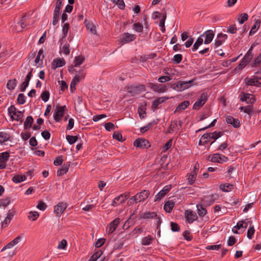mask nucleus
I'll list each match as a JSON object with an SVG mask.
<instances>
[{"label":"nucleus","mask_w":261,"mask_h":261,"mask_svg":"<svg viewBox=\"0 0 261 261\" xmlns=\"http://www.w3.org/2000/svg\"><path fill=\"white\" fill-rule=\"evenodd\" d=\"M125 88L127 92L132 96L139 94L142 92L145 91V87L144 85H131L126 87Z\"/></svg>","instance_id":"nucleus-1"},{"label":"nucleus","mask_w":261,"mask_h":261,"mask_svg":"<svg viewBox=\"0 0 261 261\" xmlns=\"http://www.w3.org/2000/svg\"><path fill=\"white\" fill-rule=\"evenodd\" d=\"M223 135V133L222 132H217L215 131L213 133H205L202 136V139L203 140H208V142L211 139H214V140L212 141L211 143V145H213L215 140H216L219 138L221 137Z\"/></svg>","instance_id":"nucleus-2"},{"label":"nucleus","mask_w":261,"mask_h":261,"mask_svg":"<svg viewBox=\"0 0 261 261\" xmlns=\"http://www.w3.org/2000/svg\"><path fill=\"white\" fill-rule=\"evenodd\" d=\"M66 110V106H60L58 105L55 110L54 114V118L57 122H59L61 120L62 118L64 115Z\"/></svg>","instance_id":"nucleus-3"},{"label":"nucleus","mask_w":261,"mask_h":261,"mask_svg":"<svg viewBox=\"0 0 261 261\" xmlns=\"http://www.w3.org/2000/svg\"><path fill=\"white\" fill-rule=\"evenodd\" d=\"M208 159L214 163H223L228 161V157L220 153H214L212 156L209 155Z\"/></svg>","instance_id":"nucleus-4"},{"label":"nucleus","mask_w":261,"mask_h":261,"mask_svg":"<svg viewBox=\"0 0 261 261\" xmlns=\"http://www.w3.org/2000/svg\"><path fill=\"white\" fill-rule=\"evenodd\" d=\"M207 100V94L206 93H202L197 100L194 103L193 106L194 110H198L202 107Z\"/></svg>","instance_id":"nucleus-5"},{"label":"nucleus","mask_w":261,"mask_h":261,"mask_svg":"<svg viewBox=\"0 0 261 261\" xmlns=\"http://www.w3.org/2000/svg\"><path fill=\"white\" fill-rule=\"evenodd\" d=\"M240 96V100L242 101H245L248 104H253L256 101V99L254 95L245 93L244 92H242Z\"/></svg>","instance_id":"nucleus-6"},{"label":"nucleus","mask_w":261,"mask_h":261,"mask_svg":"<svg viewBox=\"0 0 261 261\" xmlns=\"http://www.w3.org/2000/svg\"><path fill=\"white\" fill-rule=\"evenodd\" d=\"M134 146L141 148H148L150 147V144L145 139L138 138L134 142Z\"/></svg>","instance_id":"nucleus-7"},{"label":"nucleus","mask_w":261,"mask_h":261,"mask_svg":"<svg viewBox=\"0 0 261 261\" xmlns=\"http://www.w3.org/2000/svg\"><path fill=\"white\" fill-rule=\"evenodd\" d=\"M182 125V122L181 120H173L171 121V123L168 127L167 130L166 132V134H170L173 132L175 129H179V127H181Z\"/></svg>","instance_id":"nucleus-8"},{"label":"nucleus","mask_w":261,"mask_h":261,"mask_svg":"<svg viewBox=\"0 0 261 261\" xmlns=\"http://www.w3.org/2000/svg\"><path fill=\"white\" fill-rule=\"evenodd\" d=\"M185 216L189 223H192L198 219L196 214L190 210L185 211Z\"/></svg>","instance_id":"nucleus-9"},{"label":"nucleus","mask_w":261,"mask_h":261,"mask_svg":"<svg viewBox=\"0 0 261 261\" xmlns=\"http://www.w3.org/2000/svg\"><path fill=\"white\" fill-rule=\"evenodd\" d=\"M67 207L65 202H59L54 206V213L57 216H60L65 211Z\"/></svg>","instance_id":"nucleus-10"},{"label":"nucleus","mask_w":261,"mask_h":261,"mask_svg":"<svg viewBox=\"0 0 261 261\" xmlns=\"http://www.w3.org/2000/svg\"><path fill=\"white\" fill-rule=\"evenodd\" d=\"M150 88L153 91L158 93H163L167 91V86L166 85L163 86L157 83H150Z\"/></svg>","instance_id":"nucleus-11"},{"label":"nucleus","mask_w":261,"mask_h":261,"mask_svg":"<svg viewBox=\"0 0 261 261\" xmlns=\"http://www.w3.org/2000/svg\"><path fill=\"white\" fill-rule=\"evenodd\" d=\"M215 36V34L213 31L211 30H208L205 31L204 33H203L200 36L202 37H204L205 39L204 41V43L205 44H210L213 40L214 37Z\"/></svg>","instance_id":"nucleus-12"},{"label":"nucleus","mask_w":261,"mask_h":261,"mask_svg":"<svg viewBox=\"0 0 261 261\" xmlns=\"http://www.w3.org/2000/svg\"><path fill=\"white\" fill-rule=\"evenodd\" d=\"M170 185L165 186L155 196L154 201H159L163 198L171 190Z\"/></svg>","instance_id":"nucleus-13"},{"label":"nucleus","mask_w":261,"mask_h":261,"mask_svg":"<svg viewBox=\"0 0 261 261\" xmlns=\"http://www.w3.org/2000/svg\"><path fill=\"white\" fill-rule=\"evenodd\" d=\"M252 58L253 57L252 56L249 55L247 56V54H246L243 58L240 61L238 66L236 68V70L239 71L240 70H241L243 68H244L247 65V64L249 63V62L251 61Z\"/></svg>","instance_id":"nucleus-14"},{"label":"nucleus","mask_w":261,"mask_h":261,"mask_svg":"<svg viewBox=\"0 0 261 261\" xmlns=\"http://www.w3.org/2000/svg\"><path fill=\"white\" fill-rule=\"evenodd\" d=\"M137 36L135 34H131L128 33H124L121 38V42L123 43H129L136 39Z\"/></svg>","instance_id":"nucleus-15"},{"label":"nucleus","mask_w":261,"mask_h":261,"mask_svg":"<svg viewBox=\"0 0 261 261\" xmlns=\"http://www.w3.org/2000/svg\"><path fill=\"white\" fill-rule=\"evenodd\" d=\"M169 98L166 96H163L161 97L156 98L154 101H152L151 105V110L154 112L158 108L159 105L164 103L167 100H168Z\"/></svg>","instance_id":"nucleus-16"},{"label":"nucleus","mask_w":261,"mask_h":261,"mask_svg":"<svg viewBox=\"0 0 261 261\" xmlns=\"http://www.w3.org/2000/svg\"><path fill=\"white\" fill-rule=\"evenodd\" d=\"M245 81V83L248 85L257 87H260L261 86V77L258 78L257 76L254 78L246 77Z\"/></svg>","instance_id":"nucleus-17"},{"label":"nucleus","mask_w":261,"mask_h":261,"mask_svg":"<svg viewBox=\"0 0 261 261\" xmlns=\"http://www.w3.org/2000/svg\"><path fill=\"white\" fill-rule=\"evenodd\" d=\"M65 64V60L63 58H55L51 63V68L55 70L57 68L64 66Z\"/></svg>","instance_id":"nucleus-18"},{"label":"nucleus","mask_w":261,"mask_h":261,"mask_svg":"<svg viewBox=\"0 0 261 261\" xmlns=\"http://www.w3.org/2000/svg\"><path fill=\"white\" fill-rule=\"evenodd\" d=\"M195 79H193L189 81H179V91H182L186 89L190 88Z\"/></svg>","instance_id":"nucleus-19"},{"label":"nucleus","mask_w":261,"mask_h":261,"mask_svg":"<svg viewBox=\"0 0 261 261\" xmlns=\"http://www.w3.org/2000/svg\"><path fill=\"white\" fill-rule=\"evenodd\" d=\"M120 222V219L119 218H115L113 221H112L107 227V229H108V233L110 234L113 233L117 227Z\"/></svg>","instance_id":"nucleus-20"},{"label":"nucleus","mask_w":261,"mask_h":261,"mask_svg":"<svg viewBox=\"0 0 261 261\" xmlns=\"http://www.w3.org/2000/svg\"><path fill=\"white\" fill-rule=\"evenodd\" d=\"M226 121L228 124L232 125L234 128H238L240 126V121L231 116H227L226 117Z\"/></svg>","instance_id":"nucleus-21"},{"label":"nucleus","mask_w":261,"mask_h":261,"mask_svg":"<svg viewBox=\"0 0 261 261\" xmlns=\"http://www.w3.org/2000/svg\"><path fill=\"white\" fill-rule=\"evenodd\" d=\"M150 194L148 190H143L142 191L137 193L136 195L139 202L144 201L148 198Z\"/></svg>","instance_id":"nucleus-22"},{"label":"nucleus","mask_w":261,"mask_h":261,"mask_svg":"<svg viewBox=\"0 0 261 261\" xmlns=\"http://www.w3.org/2000/svg\"><path fill=\"white\" fill-rule=\"evenodd\" d=\"M69 166L70 162L65 163L60 169L58 170L57 172V176H62L66 173L69 170Z\"/></svg>","instance_id":"nucleus-23"},{"label":"nucleus","mask_w":261,"mask_h":261,"mask_svg":"<svg viewBox=\"0 0 261 261\" xmlns=\"http://www.w3.org/2000/svg\"><path fill=\"white\" fill-rule=\"evenodd\" d=\"M29 19V16L26 14H24L20 20V26L22 29H24L30 25Z\"/></svg>","instance_id":"nucleus-24"},{"label":"nucleus","mask_w":261,"mask_h":261,"mask_svg":"<svg viewBox=\"0 0 261 261\" xmlns=\"http://www.w3.org/2000/svg\"><path fill=\"white\" fill-rule=\"evenodd\" d=\"M174 205L175 203L173 201L168 200L165 202L164 206V209L166 212L170 213L172 211Z\"/></svg>","instance_id":"nucleus-25"},{"label":"nucleus","mask_w":261,"mask_h":261,"mask_svg":"<svg viewBox=\"0 0 261 261\" xmlns=\"http://www.w3.org/2000/svg\"><path fill=\"white\" fill-rule=\"evenodd\" d=\"M197 213L199 217H203L207 214V210L201 204L196 205Z\"/></svg>","instance_id":"nucleus-26"},{"label":"nucleus","mask_w":261,"mask_h":261,"mask_svg":"<svg viewBox=\"0 0 261 261\" xmlns=\"http://www.w3.org/2000/svg\"><path fill=\"white\" fill-rule=\"evenodd\" d=\"M261 23V20L255 19V23L253 26L251 28V30L249 32V35H253L259 29Z\"/></svg>","instance_id":"nucleus-27"},{"label":"nucleus","mask_w":261,"mask_h":261,"mask_svg":"<svg viewBox=\"0 0 261 261\" xmlns=\"http://www.w3.org/2000/svg\"><path fill=\"white\" fill-rule=\"evenodd\" d=\"M85 61V58L84 57L82 56H77L75 57L73 63L74 67H78L82 64Z\"/></svg>","instance_id":"nucleus-28"},{"label":"nucleus","mask_w":261,"mask_h":261,"mask_svg":"<svg viewBox=\"0 0 261 261\" xmlns=\"http://www.w3.org/2000/svg\"><path fill=\"white\" fill-rule=\"evenodd\" d=\"M190 103L189 101L186 100L183 102H181L176 108L174 111V113L180 111L181 110H185L189 105Z\"/></svg>","instance_id":"nucleus-29"},{"label":"nucleus","mask_w":261,"mask_h":261,"mask_svg":"<svg viewBox=\"0 0 261 261\" xmlns=\"http://www.w3.org/2000/svg\"><path fill=\"white\" fill-rule=\"evenodd\" d=\"M10 140V135L9 134L5 132H0V144L4 143Z\"/></svg>","instance_id":"nucleus-30"},{"label":"nucleus","mask_w":261,"mask_h":261,"mask_svg":"<svg viewBox=\"0 0 261 261\" xmlns=\"http://www.w3.org/2000/svg\"><path fill=\"white\" fill-rule=\"evenodd\" d=\"M34 122L33 117L31 116H28L24 122V129H28L31 128Z\"/></svg>","instance_id":"nucleus-31"},{"label":"nucleus","mask_w":261,"mask_h":261,"mask_svg":"<svg viewBox=\"0 0 261 261\" xmlns=\"http://www.w3.org/2000/svg\"><path fill=\"white\" fill-rule=\"evenodd\" d=\"M156 217H157V214L155 212H145L140 215V218L145 219L150 218L152 219Z\"/></svg>","instance_id":"nucleus-32"},{"label":"nucleus","mask_w":261,"mask_h":261,"mask_svg":"<svg viewBox=\"0 0 261 261\" xmlns=\"http://www.w3.org/2000/svg\"><path fill=\"white\" fill-rule=\"evenodd\" d=\"M44 52V50L43 48H41L35 59V63L37 64L41 61V64H42V60L44 58V55L43 54Z\"/></svg>","instance_id":"nucleus-33"},{"label":"nucleus","mask_w":261,"mask_h":261,"mask_svg":"<svg viewBox=\"0 0 261 261\" xmlns=\"http://www.w3.org/2000/svg\"><path fill=\"white\" fill-rule=\"evenodd\" d=\"M153 240L154 238L151 235H148L142 239L141 244L144 246L149 245Z\"/></svg>","instance_id":"nucleus-34"},{"label":"nucleus","mask_w":261,"mask_h":261,"mask_svg":"<svg viewBox=\"0 0 261 261\" xmlns=\"http://www.w3.org/2000/svg\"><path fill=\"white\" fill-rule=\"evenodd\" d=\"M17 81L16 79L9 80L7 84V88L10 90H14L17 85Z\"/></svg>","instance_id":"nucleus-35"},{"label":"nucleus","mask_w":261,"mask_h":261,"mask_svg":"<svg viewBox=\"0 0 261 261\" xmlns=\"http://www.w3.org/2000/svg\"><path fill=\"white\" fill-rule=\"evenodd\" d=\"M203 42V38L201 36L199 37L196 40V42L194 43L192 48V51H195L199 48V47L202 44Z\"/></svg>","instance_id":"nucleus-36"},{"label":"nucleus","mask_w":261,"mask_h":261,"mask_svg":"<svg viewBox=\"0 0 261 261\" xmlns=\"http://www.w3.org/2000/svg\"><path fill=\"white\" fill-rule=\"evenodd\" d=\"M220 189L223 192H227L233 189V185L230 184H223L220 185Z\"/></svg>","instance_id":"nucleus-37"},{"label":"nucleus","mask_w":261,"mask_h":261,"mask_svg":"<svg viewBox=\"0 0 261 261\" xmlns=\"http://www.w3.org/2000/svg\"><path fill=\"white\" fill-rule=\"evenodd\" d=\"M197 173L198 172L193 170L190 173L187 179L189 184L192 185L194 182Z\"/></svg>","instance_id":"nucleus-38"},{"label":"nucleus","mask_w":261,"mask_h":261,"mask_svg":"<svg viewBox=\"0 0 261 261\" xmlns=\"http://www.w3.org/2000/svg\"><path fill=\"white\" fill-rule=\"evenodd\" d=\"M27 177L25 175H16L13 176L12 178V180L16 183H20L21 181H23L26 179Z\"/></svg>","instance_id":"nucleus-39"},{"label":"nucleus","mask_w":261,"mask_h":261,"mask_svg":"<svg viewBox=\"0 0 261 261\" xmlns=\"http://www.w3.org/2000/svg\"><path fill=\"white\" fill-rule=\"evenodd\" d=\"M69 29L70 25L68 23H65L64 24L62 27L63 36L62 38L60 39L59 42H60L63 38H65L67 36Z\"/></svg>","instance_id":"nucleus-40"},{"label":"nucleus","mask_w":261,"mask_h":261,"mask_svg":"<svg viewBox=\"0 0 261 261\" xmlns=\"http://www.w3.org/2000/svg\"><path fill=\"white\" fill-rule=\"evenodd\" d=\"M80 82L79 77H74L70 84V91L73 93L76 89V85Z\"/></svg>","instance_id":"nucleus-41"},{"label":"nucleus","mask_w":261,"mask_h":261,"mask_svg":"<svg viewBox=\"0 0 261 261\" xmlns=\"http://www.w3.org/2000/svg\"><path fill=\"white\" fill-rule=\"evenodd\" d=\"M248 18V15L247 13H241L239 15L238 20L240 24H243Z\"/></svg>","instance_id":"nucleus-42"},{"label":"nucleus","mask_w":261,"mask_h":261,"mask_svg":"<svg viewBox=\"0 0 261 261\" xmlns=\"http://www.w3.org/2000/svg\"><path fill=\"white\" fill-rule=\"evenodd\" d=\"M39 216V213L37 212L34 211L30 212L28 217L29 219L35 221L38 218Z\"/></svg>","instance_id":"nucleus-43"},{"label":"nucleus","mask_w":261,"mask_h":261,"mask_svg":"<svg viewBox=\"0 0 261 261\" xmlns=\"http://www.w3.org/2000/svg\"><path fill=\"white\" fill-rule=\"evenodd\" d=\"M78 138L79 137L77 136H66V139L70 144H72L75 143L78 140Z\"/></svg>","instance_id":"nucleus-44"},{"label":"nucleus","mask_w":261,"mask_h":261,"mask_svg":"<svg viewBox=\"0 0 261 261\" xmlns=\"http://www.w3.org/2000/svg\"><path fill=\"white\" fill-rule=\"evenodd\" d=\"M182 60V56L181 54H176L174 56L172 59V62L174 64L180 63Z\"/></svg>","instance_id":"nucleus-45"},{"label":"nucleus","mask_w":261,"mask_h":261,"mask_svg":"<svg viewBox=\"0 0 261 261\" xmlns=\"http://www.w3.org/2000/svg\"><path fill=\"white\" fill-rule=\"evenodd\" d=\"M103 252L101 250H98L93 254L90 257L91 260L96 261L102 254Z\"/></svg>","instance_id":"nucleus-46"},{"label":"nucleus","mask_w":261,"mask_h":261,"mask_svg":"<svg viewBox=\"0 0 261 261\" xmlns=\"http://www.w3.org/2000/svg\"><path fill=\"white\" fill-rule=\"evenodd\" d=\"M50 94L48 91L45 90L41 94V98L43 101L46 102L49 98Z\"/></svg>","instance_id":"nucleus-47"},{"label":"nucleus","mask_w":261,"mask_h":261,"mask_svg":"<svg viewBox=\"0 0 261 261\" xmlns=\"http://www.w3.org/2000/svg\"><path fill=\"white\" fill-rule=\"evenodd\" d=\"M133 29L137 32L141 33L143 30V27L140 22H137L134 24Z\"/></svg>","instance_id":"nucleus-48"},{"label":"nucleus","mask_w":261,"mask_h":261,"mask_svg":"<svg viewBox=\"0 0 261 261\" xmlns=\"http://www.w3.org/2000/svg\"><path fill=\"white\" fill-rule=\"evenodd\" d=\"M9 156L10 154L8 151L0 153V160L1 161H5V162H7L9 160Z\"/></svg>","instance_id":"nucleus-49"},{"label":"nucleus","mask_w":261,"mask_h":261,"mask_svg":"<svg viewBox=\"0 0 261 261\" xmlns=\"http://www.w3.org/2000/svg\"><path fill=\"white\" fill-rule=\"evenodd\" d=\"M86 27L88 30H89L90 32L93 34H96V27L91 23H88L86 24Z\"/></svg>","instance_id":"nucleus-50"},{"label":"nucleus","mask_w":261,"mask_h":261,"mask_svg":"<svg viewBox=\"0 0 261 261\" xmlns=\"http://www.w3.org/2000/svg\"><path fill=\"white\" fill-rule=\"evenodd\" d=\"M261 63V54L257 56L251 64L252 67H256Z\"/></svg>","instance_id":"nucleus-51"},{"label":"nucleus","mask_w":261,"mask_h":261,"mask_svg":"<svg viewBox=\"0 0 261 261\" xmlns=\"http://www.w3.org/2000/svg\"><path fill=\"white\" fill-rule=\"evenodd\" d=\"M17 101L20 105H23L25 102V95L23 93L19 94L18 96Z\"/></svg>","instance_id":"nucleus-52"},{"label":"nucleus","mask_w":261,"mask_h":261,"mask_svg":"<svg viewBox=\"0 0 261 261\" xmlns=\"http://www.w3.org/2000/svg\"><path fill=\"white\" fill-rule=\"evenodd\" d=\"M63 162V156H58L54 161V164L55 166H58L61 165Z\"/></svg>","instance_id":"nucleus-53"},{"label":"nucleus","mask_w":261,"mask_h":261,"mask_svg":"<svg viewBox=\"0 0 261 261\" xmlns=\"http://www.w3.org/2000/svg\"><path fill=\"white\" fill-rule=\"evenodd\" d=\"M10 203V198H7L5 199H0V206L6 207Z\"/></svg>","instance_id":"nucleus-54"},{"label":"nucleus","mask_w":261,"mask_h":261,"mask_svg":"<svg viewBox=\"0 0 261 261\" xmlns=\"http://www.w3.org/2000/svg\"><path fill=\"white\" fill-rule=\"evenodd\" d=\"M33 70H34L33 68H30V71L28 72L27 76H25L24 82L29 84L30 81L31 80V79L33 76Z\"/></svg>","instance_id":"nucleus-55"},{"label":"nucleus","mask_w":261,"mask_h":261,"mask_svg":"<svg viewBox=\"0 0 261 261\" xmlns=\"http://www.w3.org/2000/svg\"><path fill=\"white\" fill-rule=\"evenodd\" d=\"M170 225H171V229L172 231H174V232L179 231L180 227L177 223H176L175 222H171Z\"/></svg>","instance_id":"nucleus-56"},{"label":"nucleus","mask_w":261,"mask_h":261,"mask_svg":"<svg viewBox=\"0 0 261 261\" xmlns=\"http://www.w3.org/2000/svg\"><path fill=\"white\" fill-rule=\"evenodd\" d=\"M113 137L114 139L117 140V141L121 142L123 141L122 134L118 132H115L114 133Z\"/></svg>","instance_id":"nucleus-57"},{"label":"nucleus","mask_w":261,"mask_h":261,"mask_svg":"<svg viewBox=\"0 0 261 261\" xmlns=\"http://www.w3.org/2000/svg\"><path fill=\"white\" fill-rule=\"evenodd\" d=\"M255 229L254 228V226L252 225L250 226L247 231V237L249 239H251L253 237V236L254 234Z\"/></svg>","instance_id":"nucleus-58"},{"label":"nucleus","mask_w":261,"mask_h":261,"mask_svg":"<svg viewBox=\"0 0 261 261\" xmlns=\"http://www.w3.org/2000/svg\"><path fill=\"white\" fill-rule=\"evenodd\" d=\"M76 75L74 77H79V79L81 81L85 78V73L84 72V70L81 69L79 71H76Z\"/></svg>","instance_id":"nucleus-59"},{"label":"nucleus","mask_w":261,"mask_h":261,"mask_svg":"<svg viewBox=\"0 0 261 261\" xmlns=\"http://www.w3.org/2000/svg\"><path fill=\"white\" fill-rule=\"evenodd\" d=\"M168 87H170L171 88H172L175 90L179 91V81H178L175 83H173V84L168 83Z\"/></svg>","instance_id":"nucleus-60"},{"label":"nucleus","mask_w":261,"mask_h":261,"mask_svg":"<svg viewBox=\"0 0 261 261\" xmlns=\"http://www.w3.org/2000/svg\"><path fill=\"white\" fill-rule=\"evenodd\" d=\"M37 207L41 211H44L47 207V205L43 201H39Z\"/></svg>","instance_id":"nucleus-61"},{"label":"nucleus","mask_w":261,"mask_h":261,"mask_svg":"<svg viewBox=\"0 0 261 261\" xmlns=\"http://www.w3.org/2000/svg\"><path fill=\"white\" fill-rule=\"evenodd\" d=\"M171 79H172L171 76L164 75V76H160L158 79V81L160 83H165L166 82L170 81Z\"/></svg>","instance_id":"nucleus-62"},{"label":"nucleus","mask_w":261,"mask_h":261,"mask_svg":"<svg viewBox=\"0 0 261 261\" xmlns=\"http://www.w3.org/2000/svg\"><path fill=\"white\" fill-rule=\"evenodd\" d=\"M23 112L20 111H17L16 117V120L17 121H20V122H22L23 121Z\"/></svg>","instance_id":"nucleus-63"},{"label":"nucleus","mask_w":261,"mask_h":261,"mask_svg":"<svg viewBox=\"0 0 261 261\" xmlns=\"http://www.w3.org/2000/svg\"><path fill=\"white\" fill-rule=\"evenodd\" d=\"M190 232L189 230H185L183 232V236L185 240L188 241H190L192 240L193 237L190 236Z\"/></svg>","instance_id":"nucleus-64"}]
</instances>
